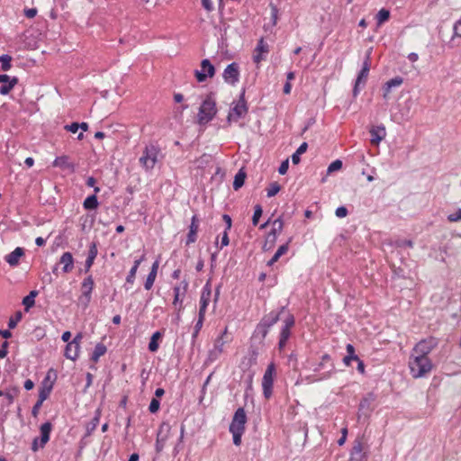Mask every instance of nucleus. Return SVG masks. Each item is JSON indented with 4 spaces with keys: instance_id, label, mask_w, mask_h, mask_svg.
Wrapping results in <instances>:
<instances>
[{
    "instance_id": "obj_49",
    "label": "nucleus",
    "mask_w": 461,
    "mask_h": 461,
    "mask_svg": "<svg viewBox=\"0 0 461 461\" xmlns=\"http://www.w3.org/2000/svg\"><path fill=\"white\" fill-rule=\"evenodd\" d=\"M270 7H271V16H272L273 25H276V22H277L278 9L274 5H271Z\"/></svg>"
},
{
    "instance_id": "obj_20",
    "label": "nucleus",
    "mask_w": 461,
    "mask_h": 461,
    "mask_svg": "<svg viewBox=\"0 0 461 461\" xmlns=\"http://www.w3.org/2000/svg\"><path fill=\"white\" fill-rule=\"evenodd\" d=\"M198 230V219L196 215L192 217L191 224L189 226V232L187 235L186 244L189 245L196 240V233Z\"/></svg>"
},
{
    "instance_id": "obj_58",
    "label": "nucleus",
    "mask_w": 461,
    "mask_h": 461,
    "mask_svg": "<svg viewBox=\"0 0 461 461\" xmlns=\"http://www.w3.org/2000/svg\"><path fill=\"white\" fill-rule=\"evenodd\" d=\"M222 219H223V221H225V223H226V230H227V231H228V230H230V228H231V222H232V221H231V218H230V215H228V214H223V215H222Z\"/></svg>"
},
{
    "instance_id": "obj_9",
    "label": "nucleus",
    "mask_w": 461,
    "mask_h": 461,
    "mask_svg": "<svg viewBox=\"0 0 461 461\" xmlns=\"http://www.w3.org/2000/svg\"><path fill=\"white\" fill-rule=\"evenodd\" d=\"M247 422V415L243 408H239L232 418L230 425V430L245 431V424Z\"/></svg>"
},
{
    "instance_id": "obj_17",
    "label": "nucleus",
    "mask_w": 461,
    "mask_h": 461,
    "mask_svg": "<svg viewBox=\"0 0 461 461\" xmlns=\"http://www.w3.org/2000/svg\"><path fill=\"white\" fill-rule=\"evenodd\" d=\"M285 310V307H282L280 312H271L267 315L264 316L263 319L259 323L262 324V327L267 326L268 328L272 327L274 324H276L278 320L280 313L283 312Z\"/></svg>"
},
{
    "instance_id": "obj_34",
    "label": "nucleus",
    "mask_w": 461,
    "mask_h": 461,
    "mask_svg": "<svg viewBox=\"0 0 461 461\" xmlns=\"http://www.w3.org/2000/svg\"><path fill=\"white\" fill-rule=\"evenodd\" d=\"M99 420H100V411H96L95 417L92 419V420L87 425L86 429H87L88 434H90L93 430L95 429V428L97 427V425L99 423Z\"/></svg>"
},
{
    "instance_id": "obj_63",
    "label": "nucleus",
    "mask_w": 461,
    "mask_h": 461,
    "mask_svg": "<svg viewBox=\"0 0 461 461\" xmlns=\"http://www.w3.org/2000/svg\"><path fill=\"white\" fill-rule=\"evenodd\" d=\"M82 339H83L82 334L78 333L76 335V337L73 339V340L70 341V343L74 344L75 346H77L79 348L80 341Z\"/></svg>"
},
{
    "instance_id": "obj_52",
    "label": "nucleus",
    "mask_w": 461,
    "mask_h": 461,
    "mask_svg": "<svg viewBox=\"0 0 461 461\" xmlns=\"http://www.w3.org/2000/svg\"><path fill=\"white\" fill-rule=\"evenodd\" d=\"M97 255V249L95 243L90 246L87 258L95 260Z\"/></svg>"
},
{
    "instance_id": "obj_31",
    "label": "nucleus",
    "mask_w": 461,
    "mask_h": 461,
    "mask_svg": "<svg viewBox=\"0 0 461 461\" xmlns=\"http://www.w3.org/2000/svg\"><path fill=\"white\" fill-rule=\"evenodd\" d=\"M18 83V79L16 77H13L9 83H5L0 87V94L1 95H7L14 86Z\"/></svg>"
},
{
    "instance_id": "obj_1",
    "label": "nucleus",
    "mask_w": 461,
    "mask_h": 461,
    "mask_svg": "<svg viewBox=\"0 0 461 461\" xmlns=\"http://www.w3.org/2000/svg\"><path fill=\"white\" fill-rule=\"evenodd\" d=\"M411 374L414 378H420L430 372L431 361L428 357H420L411 354L409 360Z\"/></svg>"
},
{
    "instance_id": "obj_19",
    "label": "nucleus",
    "mask_w": 461,
    "mask_h": 461,
    "mask_svg": "<svg viewBox=\"0 0 461 461\" xmlns=\"http://www.w3.org/2000/svg\"><path fill=\"white\" fill-rule=\"evenodd\" d=\"M51 429H52V425L50 421H47L41 426V428H40V430H41L40 447H43L46 445V443L49 441Z\"/></svg>"
},
{
    "instance_id": "obj_13",
    "label": "nucleus",
    "mask_w": 461,
    "mask_h": 461,
    "mask_svg": "<svg viewBox=\"0 0 461 461\" xmlns=\"http://www.w3.org/2000/svg\"><path fill=\"white\" fill-rule=\"evenodd\" d=\"M182 285H183L182 286H175L174 287V301H173V304L175 306L179 304V306L177 308L178 312L183 309V305H182L183 297L185 296V292H186L187 287H188V283L186 281H183Z\"/></svg>"
},
{
    "instance_id": "obj_55",
    "label": "nucleus",
    "mask_w": 461,
    "mask_h": 461,
    "mask_svg": "<svg viewBox=\"0 0 461 461\" xmlns=\"http://www.w3.org/2000/svg\"><path fill=\"white\" fill-rule=\"evenodd\" d=\"M225 344V341L222 340V338H220L215 342V350H217L219 353H221L223 351V346Z\"/></svg>"
},
{
    "instance_id": "obj_45",
    "label": "nucleus",
    "mask_w": 461,
    "mask_h": 461,
    "mask_svg": "<svg viewBox=\"0 0 461 461\" xmlns=\"http://www.w3.org/2000/svg\"><path fill=\"white\" fill-rule=\"evenodd\" d=\"M34 303L35 300L31 298L29 295L25 296L23 300V304L24 305L26 311L32 307Z\"/></svg>"
},
{
    "instance_id": "obj_12",
    "label": "nucleus",
    "mask_w": 461,
    "mask_h": 461,
    "mask_svg": "<svg viewBox=\"0 0 461 461\" xmlns=\"http://www.w3.org/2000/svg\"><path fill=\"white\" fill-rule=\"evenodd\" d=\"M239 77L240 71L237 63L233 62L231 64H229L227 68L224 69L223 78L225 82L230 85H234L236 82L239 81Z\"/></svg>"
},
{
    "instance_id": "obj_4",
    "label": "nucleus",
    "mask_w": 461,
    "mask_h": 461,
    "mask_svg": "<svg viewBox=\"0 0 461 461\" xmlns=\"http://www.w3.org/2000/svg\"><path fill=\"white\" fill-rule=\"evenodd\" d=\"M248 113V107L245 101V91L243 90L240 94V99L234 104V106L230 109L227 121L229 123L231 122H237L239 119L244 117Z\"/></svg>"
},
{
    "instance_id": "obj_14",
    "label": "nucleus",
    "mask_w": 461,
    "mask_h": 461,
    "mask_svg": "<svg viewBox=\"0 0 461 461\" xmlns=\"http://www.w3.org/2000/svg\"><path fill=\"white\" fill-rule=\"evenodd\" d=\"M284 223L281 218H278L273 221V229L267 234V242H270L269 249H272L274 246L277 234L280 233L283 230Z\"/></svg>"
},
{
    "instance_id": "obj_54",
    "label": "nucleus",
    "mask_w": 461,
    "mask_h": 461,
    "mask_svg": "<svg viewBox=\"0 0 461 461\" xmlns=\"http://www.w3.org/2000/svg\"><path fill=\"white\" fill-rule=\"evenodd\" d=\"M136 272L137 269L135 267H131L126 278L127 283L132 284L134 282Z\"/></svg>"
},
{
    "instance_id": "obj_36",
    "label": "nucleus",
    "mask_w": 461,
    "mask_h": 461,
    "mask_svg": "<svg viewBox=\"0 0 461 461\" xmlns=\"http://www.w3.org/2000/svg\"><path fill=\"white\" fill-rule=\"evenodd\" d=\"M280 191V185L276 182H273L270 184L267 188V196L272 197L276 195Z\"/></svg>"
},
{
    "instance_id": "obj_48",
    "label": "nucleus",
    "mask_w": 461,
    "mask_h": 461,
    "mask_svg": "<svg viewBox=\"0 0 461 461\" xmlns=\"http://www.w3.org/2000/svg\"><path fill=\"white\" fill-rule=\"evenodd\" d=\"M370 54H371V49L367 50L366 54L365 60L363 62L362 69L369 70L370 69Z\"/></svg>"
},
{
    "instance_id": "obj_44",
    "label": "nucleus",
    "mask_w": 461,
    "mask_h": 461,
    "mask_svg": "<svg viewBox=\"0 0 461 461\" xmlns=\"http://www.w3.org/2000/svg\"><path fill=\"white\" fill-rule=\"evenodd\" d=\"M160 402L156 398H153L149 403V410L151 413H155L159 409Z\"/></svg>"
},
{
    "instance_id": "obj_26",
    "label": "nucleus",
    "mask_w": 461,
    "mask_h": 461,
    "mask_svg": "<svg viewBox=\"0 0 461 461\" xmlns=\"http://www.w3.org/2000/svg\"><path fill=\"white\" fill-rule=\"evenodd\" d=\"M79 348L74 344L68 342L65 349V357L71 360H75L78 357Z\"/></svg>"
},
{
    "instance_id": "obj_7",
    "label": "nucleus",
    "mask_w": 461,
    "mask_h": 461,
    "mask_svg": "<svg viewBox=\"0 0 461 461\" xmlns=\"http://www.w3.org/2000/svg\"><path fill=\"white\" fill-rule=\"evenodd\" d=\"M284 322L285 324L281 330L280 339L278 343V348L280 350H282L285 347L286 341L290 337V330L294 324V316L292 314H288Z\"/></svg>"
},
{
    "instance_id": "obj_28",
    "label": "nucleus",
    "mask_w": 461,
    "mask_h": 461,
    "mask_svg": "<svg viewBox=\"0 0 461 461\" xmlns=\"http://www.w3.org/2000/svg\"><path fill=\"white\" fill-rule=\"evenodd\" d=\"M368 72L369 70H366V69H362L360 70L357 77V80H356V83H355V86H354V89H353V95L354 96H357L358 95V86L361 82H366V78H367V76H368Z\"/></svg>"
},
{
    "instance_id": "obj_40",
    "label": "nucleus",
    "mask_w": 461,
    "mask_h": 461,
    "mask_svg": "<svg viewBox=\"0 0 461 461\" xmlns=\"http://www.w3.org/2000/svg\"><path fill=\"white\" fill-rule=\"evenodd\" d=\"M21 319H22L21 312H16L15 317H11L8 321L9 329H14L16 327L18 321H20Z\"/></svg>"
},
{
    "instance_id": "obj_23",
    "label": "nucleus",
    "mask_w": 461,
    "mask_h": 461,
    "mask_svg": "<svg viewBox=\"0 0 461 461\" xmlns=\"http://www.w3.org/2000/svg\"><path fill=\"white\" fill-rule=\"evenodd\" d=\"M212 295V288L210 282L208 281L203 288L201 298H200V307L207 308L209 302L211 300Z\"/></svg>"
},
{
    "instance_id": "obj_50",
    "label": "nucleus",
    "mask_w": 461,
    "mask_h": 461,
    "mask_svg": "<svg viewBox=\"0 0 461 461\" xmlns=\"http://www.w3.org/2000/svg\"><path fill=\"white\" fill-rule=\"evenodd\" d=\"M454 36L461 38V18L454 24Z\"/></svg>"
},
{
    "instance_id": "obj_46",
    "label": "nucleus",
    "mask_w": 461,
    "mask_h": 461,
    "mask_svg": "<svg viewBox=\"0 0 461 461\" xmlns=\"http://www.w3.org/2000/svg\"><path fill=\"white\" fill-rule=\"evenodd\" d=\"M335 214L339 218H344L348 215V209L344 206L338 207L336 209Z\"/></svg>"
},
{
    "instance_id": "obj_15",
    "label": "nucleus",
    "mask_w": 461,
    "mask_h": 461,
    "mask_svg": "<svg viewBox=\"0 0 461 461\" xmlns=\"http://www.w3.org/2000/svg\"><path fill=\"white\" fill-rule=\"evenodd\" d=\"M371 143L378 145L386 136L385 127L384 125L374 126L370 130Z\"/></svg>"
},
{
    "instance_id": "obj_57",
    "label": "nucleus",
    "mask_w": 461,
    "mask_h": 461,
    "mask_svg": "<svg viewBox=\"0 0 461 461\" xmlns=\"http://www.w3.org/2000/svg\"><path fill=\"white\" fill-rule=\"evenodd\" d=\"M202 5H203V8L208 12H211L213 10V5L212 3V0H202Z\"/></svg>"
},
{
    "instance_id": "obj_22",
    "label": "nucleus",
    "mask_w": 461,
    "mask_h": 461,
    "mask_svg": "<svg viewBox=\"0 0 461 461\" xmlns=\"http://www.w3.org/2000/svg\"><path fill=\"white\" fill-rule=\"evenodd\" d=\"M255 51L256 54L253 58L254 61L256 63H259L264 59L262 55L268 52V45L264 41L263 39L259 40Z\"/></svg>"
},
{
    "instance_id": "obj_41",
    "label": "nucleus",
    "mask_w": 461,
    "mask_h": 461,
    "mask_svg": "<svg viewBox=\"0 0 461 461\" xmlns=\"http://www.w3.org/2000/svg\"><path fill=\"white\" fill-rule=\"evenodd\" d=\"M342 167V161L339 159H336L330 164L328 167V173H332L334 171L339 170Z\"/></svg>"
},
{
    "instance_id": "obj_38",
    "label": "nucleus",
    "mask_w": 461,
    "mask_h": 461,
    "mask_svg": "<svg viewBox=\"0 0 461 461\" xmlns=\"http://www.w3.org/2000/svg\"><path fill=\"white\" fill-rule=\"evenodd\" d=\"M156 276H157L156 274L149 272V274L147 276L146 282L144 284L146 290L151 289V287L153 286V284L155 282Z\"/></svg>"
},
{
    "instance_id": "obj_42",
    "label": "nucleus",
    "mask_w": 461,
    "mask_h": 461,
    "mask_svg": "<svg viewBox=\"0 0 461 461\" xmlns=\"http://www.w3.org/2000/svg\"><path fill=\"white\" fill-rule=\"evenodd\" d=\"M233 436V443L235 446H240L241 443V437L244 431L241 430H230Z\"/></svg>"
},
{
    "instance_id": "obj_59",
    "label": "nucleus",
    "mask_w": 461,
    "mask_h": 461,
    "mask_svg": "<svg viewBox=\"0 0 461 461\" xmlns=\"http://www.w3.org/2000/svg\"><path fill=\"white\" fill-rule=\"evenodd\" d=\"M370 402L368 399H364L359 404V411H363L365 409H369Z\"/></svg>"
},
{
    "instance_id": "obj_53",
    "label": "nucleus",
    "mask_w": 461,
    "mask_h": 461,
    "mask_svg": "<svg viewBox=\"0 0 461 461\" xmlns=\"http://www.w3.org/2000/svg\"><path fill=\"white\" fill-rule=\"evenodd\" d=\"M288 167H289L288 159L283 161L278 168L279 174L285 175L288 170Z\"/></svg>"
},
{
    "instance_id": "obj_47",
    "label": "nucleus",
    "mask_w": 461,
    "mask_h": 461,
    "mask_svg": "<svg viewBox=\"0 0 461 461\" xmlns=\"http://www.w3.org/2000/svg\"><path fill=\"white\" fill-rule=\"evenodd\" d=\"M268 330H269L268 327H267V326L262 327V324L258 323V325L257 326L256 331L258 334H260L262 336V338H266V336H267V334L268 332Z\"/></svg>"
},
{
    "instance_id": "obj_16",
    "label": "nucleus",
    "mask_w": 461,
    "mask_h": 461,
    "mask_svg": "<svg viewBox=\"0 0 461 461\" xmlns=\"http://www.w3.org/2000/svg\"><path fill=\"white\" fill-rule=\"evenodd\" d=\"M53 167H59L62 170H69L70 172L75 171V165L69 161V158L68 156L56 158L53 161Z\"/></svg>"
},
{
    "instance_id": "obj_62",
    "label": "nucleus",
    "mask_w": 461,
    "mask_h": 461,
    "mask_svg": "<svg viewBox=\"0 0 461 461\" xmlns=\"http://www.w3.org/2000/svg\"><path fill=\"white\" fill-rule=\"evenodd\" d=\"M43 402H40V401H37V402L34 404V406L32 407V413L34 417L37 416L38 412H39V410L41 409V405H42Z\"/></svg>"
},
{
    "instance_id": "obj_60",
    "label": "nucleus",
    "mask_w": 461,
    "mask_h": 461,
    "mask_svg": "<svg viewBox=\"0 0 461 461\" xmlns=\"http://www.w3.org/2000/svg\"><path fill=\"white\" fill-rule=\"evenodd\" d=\"M347 352L348 356L354 357L356 360H358V357L355 354V348L351 344L347 345Z\"/></svg>"
},
{
    "instance_id": "obj_64",
    "label": "nucleus",
    "mask_w": 461,
    "mask_h": 461,
    "mask_svg": "<svg viewBox=\"0 0 461 461\" xmlns=\"http://www.w3.org/2000/svg\"><path fill=\"white\" fill-rule=\"evenodd\" d=\"M307 148H308V144L306 142H303L299 148L297 149L296 152L300 155L303 154L304 152H306L307 150Z\"/></svg>"
},
{
    "instance_id": "obj_11",
    "label": "nucleus",
    "mask_w": 461,
    "mask_h": 461,
    "mask_svg": "<svg viewBox=\"0 0 461 461\" xmlns=\"http://www.w3.org/2000/svg\"><path fill=\"white\" fill-rule=\"evenodd\" d=\"M94 288V280L91 276H87L84 279L82 283V296L80 297V302L86 307L88 305L91 300V293Z\"/></svg>"
},
{
    "instance_id": "obj_30",
    "label": "nucleus",
    "mask_w": 461,
    "mask_h": 461,
    "mask_svg": "<svg viewBox=\"0 0 461 461\" xmlns=\"http://www.w3.org/2000/svg\"><path fill=\"white\" fill-rule=\"evenodd\" d=\"M83 205H84V208L86 209V210L96 209L97 206H98V201H97L96 195L93 194V195L88 196L84 201Z\"/></svg>"
},
{
    "instance_id": "obj_10",
    "label": "nucleus",
    "mask_w": 461,
    "mask_h": 461,
    "mask_svg": "<svg viewBox=\"0 0 461 461\" xmlns=\"http://www.w3.org/2000/svg\"><path fill=\"white\" fill-rule=\"evenodd\" d=\"M436 342L433 339L420 341L412 349L413 355L428 357V354L434 348Z\"/></svg>"
},
{
    "instance_id": "obj_37",
    "label": "nucleus",
    "mask_w": 461,
    "mask_h": 461,
    "mask_svg": "<svg viewBox=\"0 0 461 461\" xmlns=\"http://www.w3.org/2000/svg\"><path fill=\"white\" fill-rule=\"evenodd\" d=\"M262 212H263L262 207L259 204H257L255 206V211H254V214L252 217L253 225H255V226L258 225L259 218L262 215Z\"/></svg>"
},
{
    "instance_id": "obj_24",
    "label": "nucleus",
    "mask_w": 461,
    "mask_h": 461,
    "mask_svg": "<svg viewBox=\"0 0 461 461\" xmlns=\"http://www.w3.org/2000/svg\"><path fill=\"white\" fill-rule=\"evenodd\" d=\"M403 82L402 77H395L390 80H388L384 86V98L387 99L389 93L393 87L400 86Z\"/></svg>"
},
{
    "instance_id": "obj_27",
    "label": "nucleus",
    "mask_w": 461,
    "mask_h": 461,
    "mask_svg": "<svg viewBox=\"0 0 461 461\" xmlns=\"http://www.w3.org/2000/svg\"><path fill=\"white\" fill-rule=\"evenodd\" d=\"M246 176H247L246 172L242 168L240 169L234 177V181H233L234 190H239L244 185Z\"/></svg>"
},
{
    "instance_id": "obj_43",
    "label": "nucleus",
    "mask_w": 461,
    "mask_h": 461,
    "mask_svg": "<svg viewBox=\"0 0 461 461\" xmlns=\"http://www.w3.org/2000/svg\"><path fill=\"white\" fill-rule=\"evenodd\" d=\"M447 220L450 222H456V221H461V208L458 209L457 211L448 214L447 215Z\"/></svg>"
},
{
    "instance_id": "obj_6",
    "label": "nucleus",
    "mask_w": 461,
    "mask_h": 461,
    "mask_svg": "<svg viewBox=\"0 0 461 461\" xmlns=\"http://www.w3.org/2000/svg\"><path fill=\"white\" fill-rule=\"evenodd\" d=\"M215 74L214 66L210 62L209 59H203L201 62V70H195L194 76L198 82H203L209 77H212Z\"/></svg>"
},
{
    "instance_id": "obj_35",
    "label": "nucleus",
    "mask_w": 461,
    "mask_h": 461,
    "mask_svg": "<svg viewBox=\"0 0 461 461\" xmlns=\"http://www.w3.org/2000/svg\"><path fill=\"white\" fill-rule=\"evenodd\" d=\"M11 60L12 57L9 55L5 54L0 56V63L4 71H7L11 68Z\"/></svg>"
},
{
    "instance_id": "obj_5",
    "label": "nucleus",
    "mask_w": 461,
    "mask_h": 461,
    "mask_svg": "<svg viewBox=\"0 0 461 461\" xmlns=\"http://www.w3.org/2000/svg\"><path fill=\"white\" fill-rule=\"evenodd\" d=\"M276 374V366L274 363H270L262 378V388L264 396L268 399L272 395V389L274 384V376Z\"/></svg>"
},
{
    "instance_id": "obj_51",
    "label": "nucleus",
    "mask_w": 461,
    "mask_h": 461,
    "mask_svg": "<svg viewBox=\"0 0 461 461\" xmlns=\"http://www.w3.org/2000/svg\"><path fill=\"white\" fill-rule=\"evenodd\" d=\"M65 130L73 133H76L79 129V123L72 122L71 124H68L65 127Z\"/></svg>"
},
{
    "instance_id": "obj_33",
    "label": "nucleus",
    "mask_w": 461,
    "mask_h": 461,
    "mask_svg": "<svg viewBox=\"0 0 461 461\" xmlns=\"http://www.w3.org/2000/svg\"><path fill=\"white\" fill-rule=\"evenodd\" d=\"M389 17L390 12L384 8L381 9L376 14L377 24L380 25L383 23L386 22L389 19Z\"/></svg>"
},
{
    "instance_id": "obj_32",
    "label": "nucleus",
    "mask_w": 461,
    "mask_h": 461,
    "mask_svg": "<svg viewBox=\"0 0 461 461\" xmlns=\"http://www.w3.org/2000/svg\"><path fill=\"white\" fill-rule=\"evenodd\" d=\"M161 336L160 332L159 331H157L155 332L151 339H150V341L149 343V349L151 351V352H155L158 350V344L157 342L158 339H159Z\"/></svg>"
},
{
    "instance_id": "obj_18",
    "label": "nucleus",
    "mask_w": 461,
    "mask_h": 461,
    "mask_svg": "<svg viewBox=\"0 0 461 461\" xmlns=\"http://www.w3.org/2000/svg\"><path fill=\"white\" fill-rule=\"evenodd\" d=\"M24 255L23 248L17 247L13 252L5 256V261L11 266L18 265L20 258Z\"/></svg>"
},
{
    "instance_id": "obj_56",
    "label": "nucleus",
    "mask_w": 461,
    "mask_h": 461,
    "mask_svg": "<svg viewBox=\"0 0 461 461\" xmlns=\"http://www.w3.org/2000/svg\"><path fill=\"white\" fill-rule=\"evenodd\" d=\"M8 345L9 344L7 341L3 342L2 347L0 348V358H4L6 357L7 353H8V351H7Z\"/></svg>"
},
{
    "instance_id": "obj_2",
    "label": "nucleus",
    "mask_w": 461,
    "mask_h": 461,
    "mask_svg": "<svg viewBox=\"0 0 461 461\" xmlns=\"http://www.w3.org/2000/svg\"><path fill=\"white\" fill-rule=\"evenodd\" d=\"M217 113L216 103L212 96H207L202 103L197 115V122L205 125L211 122Z\"/></svg>"
},
{
    "instance_id": "obj_3",
    "label": "nucleus",
    "mask_w": 461,
    "mask_h": 461,
    "mask_svg": "<svg viewBox=\"0 0 461 461\" xmlns=\"http://www.w3.org/2000/svg\"><path fill=\"white\" fill-rule=\"evenodd\" d=\"M158 152H159V150L156 146H154V145L147 146L145 148V149L143 150L142 156L140 158V165L146 170L152 169L158 161Z\"/></svg>"
},
{
    "instance_id": "obj_39",
    "label": "nucleus",
    "mask_w": 461,
    "mask_h": 461,
    "mask_svg": "<svg viewBox=\"0 0 461 461\" xmlns=\"http://www.w3.org/2000/svg\"><path fill=\"white\" fill-rule=\"evenodd\" d=\"M50 391H51V387L41 388L39 392L38 401L43 402L49 397Z\"/></svg>"
},
{
    "instance_id": "obj_8",
    "label": "nucleus",
    "mask_w": 461,
    "mask_h": 461,
    "mask_svg": "<svg viewBox=\"0 0 461 461\" xmlns=\"http://www.w3.org/2000/svg\"><path fill=\"white\" fill-rule=\"evenodd\" d=\"M367 451L361 439H356L350 453L349 461H367Z\"/></svg>"
},
{
    "instance_id": "obj_25",
    "label": "nucleus",
    "mask_w": 461,
    "mask_h": 461,
    "mask_svg": "<svg viewBox=\"0 0 461 461\" xmlns=\"http://www.w3.org/2000/svg\"><path fill=\"white\" fill-rule=\"evenodd\" d=\"M288 242L280 246L272 258L267 262V266L271 267L277 262L278 259L288 251Z\"/></svg>"
},
{
    "instance_id": "obj_21",
    "label": "nucleus",
    "mask_w": 461,
    "mask_h": 461,
    "mask_svg": "<svg viewBox=\"0 0 461 461\" xmlns=\"http://www.w3.org/2000/svg\"><path fill=\"white\" fill-rule=\"evenodd\" d=\"M59 263L63 265V272L69 273L72 271L74 267V260L70 252H65L59 260Z\"/></svg>"
},
{
    "instance_id": "obj_61",
    "label": "nucleus",
    "mask_w": 461,
    "mask_h": 461,
    "mask_svg": "<svg viewBox=\"0 0 461 461\" xmlns=\"http://www.w3.org/2000/svg\"><path fill=\"white\" fill-rule=\"evenodd\" d=\"M24 14L28 18H33L37 14V10L35 8L26 9Z\"/></svg>"
},
{
    "instance_id": "obj_29",
    "label": "nucleus",
    "mask_w": 461,
    "mask_h": 461,
    "mask_svg": "<svg viewBox=\"0 0 461 461\" xmlns=\"http://www.w3.org/2000/svg\"><path fill=\"white\" fill-rule=\"evenodd\" d=\"M106 352V347L102 344V343H98L95 347V349H94V352L92 354V357H91V359L94 361V362H97L98 359L100 358V357L104 356Z\"/></svg>"
}]
</instances>
